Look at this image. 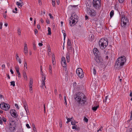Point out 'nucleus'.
Returning <instances> with one entry per match:
<instances>
[{"label":"nucleus","mask_w":132,"mask_h":132,"mask_svg":"<svg viewBox=\"0 0 132 132\" xmlns=\"http://www.w3.org/2000/svg\"><path fill=\"white\" fill-rule=\"evenodd\" d=\"M75 99L78 103V106H84L86 102V97L84 94L81 92L78 93L74 95Z\"/></svg>","instance_id":"f257e3e1"},{"label":"nucleus","mask_w":132,"mask_h":132,"mask_svg":"<svg viewBox=\"0 0 132 132\" xmlns=\"http://www.w3.org/2000/svg\"><path fill=\"white\" fill-rule=\"evenodd\" d=\"M126 61V58L124 56L118 58L115 64V68L118 69L121 68L124 65Z\"/></svg>","instance_id":"f03ea898"},{"label":"nucleus","mask_w":132,"mask_h":132,"mask_svg":"<svg viewBox=\"0 0 132 132\" xmlns=\"http://www.w3.org/2000/svg\"><path fill=\"white\" fill-rule=\"evenodd\" d=\"M99 45L101 49H104L107 46L108 42L104 39H101L99 42Z\"/></svg>","instance_id":"7ed1b4c3"},{"label":"nucleus","mask_w":132,"mask_h":132,"mask_svg":"<svg viewBox=\"0 0 132 132\" xmlns=\"http://www.w3.org/2000/svg\"><path fill=\"white\" fill-rule=\"evenodd\" d=\"M101 0H93V5L94 7L98 9L101 6Z\"/></svg>","instance_id":"20e7f679"},{"label":"nucleus","mask_w":132,"mask_h":132,"mask_svg":"<svg viewBox=\"0 0 132 132\" xmlns=\"http://www.w3.org/2000/svg\"><path fill=\"white\" fill-rule=\"evenodd\" d=\"M121 21L122 22V23H121V26L123 28H125L126 25L129 24V21L128 19L124 16L121 17Z\"/></svg>","instance_id":"39448f33"},{"label":"nucleus","mask_w":132,"mask_h":132,"mask_svg":"<svg viewBox=\"0 0 132 132\" xmlns=\"http://www.w3.org/2000/svg\"><path fill=\"white\" fill-rule=\"evenodd\" d=\"M16 123L14 121H12L11 123H10L9 126V129L11 132H14L16 130Z\"/></svg>","instance_id":"423d86ee"},{"label":"nucleus","mask_w":132,"mask_h":132,"mask_svg":"<svg viewBox=\"0 0 132 132\" xmlns=\"http://www.w3.org/2000/svg\"><path fill=\"white\" fill-rule=\"evenodd\" d=\"M0 107L2 110L6 111L9 109L10 106L8 104L3 102L0 104Z\"/></svg>","instance_id":"0eeeda50"},{"label":"nucleus","mask_w":132,"mask_h":132,"mask_svg":"<svg viewBox=\"0 0 132 132\" xmlns=\"http://www.w3.org/2000/svg\"><path fill=\"white\" fill-rule=\"evenodd\" d=\"M94 60L96 62L100 65H102L103 63L102 62V60L100 59V57L97 56H95L94 58Z\"/></svg>","instance_id":"6e6552de"},{"label":"nucleus","mask_w":132,"mask_h":132,"mask_svg":"<svg viewBox=\"0 0 132 132\" xmlns=\"http://www.w3.org/2000/svg\"><path fill=\"white\" fill-rule=\"evenodd\" d=\"M61 63L63 67H66L67 64L65 59L64 57L63 56L61 59Z\"/></svg>","instance_id":"1a4fd4ad"},{"label":"nucleus","mask_w":132,"mask_h":132,"mask_svg":"<svg viewBox=\"0 0 132 132\" xmlns=\"http://www.w3.org/2000/svg\"><path fill=\"white\" fill-rule=\"evenodd\" d=\"M10 113L12 116L14 117H16L18 116V114L16 111L15 110H11Z\"/></svg>","instance_id":"9d476101"},{"label":"nucleus","mask_w":132,"mask_h":132,"mask_svg":"<svg viewBox=\"0 0 132 132\" xmlns=\"http://www.w3.org/2000/svg\"><path fill=\"white\" fill-rule=\"evenodd\" d=\"M89 15L91 16H95L96 14V12L93 9H91L89 12Z\"/></svg>","instance_id":"9b49d317"},{"label":"nucleus","mask_w":132,"mask_h":132,"mask_svg":"<svg viewBox=\"0 0 132 132\" xmlns=\"http://www.w3.org/2000/svg\"><path fill=\"white\" fill-rule=\"evenodd\" d=\"M70 19L72 20V19H74L76 20L77 22L78 19V17L76 14L75 13H73L71 15V16L70 17Z\"/></svg>","instance_id":"f8f14e48"},{"label":"nucleus","mask_w":132,"mask_h":132,"mask_svg":"<svg viewBox=\"0 0 132 132\" xmlns=\"http://www.w3.org/2000/svg\"><path fill=\"white\" fill-rule=\"evenodd\" d=\"M46 79V77L45 76H42V82L41 84V87L43 88V86H44L46 88V86L45 85V80Z\"/></svg>","instance_id":"ddd939ff"},{"label":"nucleus","mask_w":132,"mask_h":132,"mask_svg":"<svg viewBox=\"0 0 132 132\" xmlns=\"http://www.w3.org/2000/svg\"><path fill=\"white\" fill-rule=\"evenodd\" d=\"M93 51L94 54L95 56H97L99 52L97 49L96 48H95L93 49Z\"/></svg>","instance_id":"4468645a"},{"label":"nucleus","mask_w":132,"mask_h":132,"mask_svg":"<svg viewBox=\"0 0 132 132\" xmlns=\"http://www.w3.org/2000/svg\"><path fill=\"white\" fill-rule=\"evenodd\" d=\"M72 22L71 24V21L69 20V21H70L69 23L70 24L71 26H73L76 23H77V22H76V23H75V22L76 21L75 19H72Z\"/></svg>","instance_id":"2eb2a0df"},{"label":"nucleus","mask_w":132,"mask_h":132,"mask_svg":"<svg viewBox=\"0 0 132 132\" xmlns=\"http://www.w3.org/2000/svg\"><path fill=\"white\" fill-rule=\"evenodd\" d=\"M82 72H83L82 70L80 68H78L76 70V73L78 75H79L80 73Z\"/></svg>","instance_id":"dca6fc26"},{"label":"nucleus","mask_w":132,"mask_h":132,"mask_svg":"<svg viewBox=\"0 0 132 132\" xmlns=\"http://www.w3.org/2000/svg\"><path fill=\"white\" fill-rule=\"evenodd\" d=\"M67 45L68 47H69V49L71 48V41L70 39H68L67 41Z\"/></svg>","instance_id":"f3484780"},{"label":"nucleus","mask_w":132,"mask_h":132,"mask_svg":"<svg viewBox=\"0 0 132 132\" xmlns=\"http://www.w3.org/2000/svg\"><path fill=\"white\" fill-rule=\"evenodd\" d=\"M94 36L93 34H90L89 35V40L90 41H92L93 40V39L94 38Z\"/></svg>","instance_id":"a211bd4d"},{"label":"nucleus","mask_w":132,"mask_h":132,"mask_svg":"<svg viewBox=\"0 0 132 132\" xmlns=\"http://www.w3.org/2000/svg\"><path fill=\"white\" fill-rule=\"evenodd\" d=\"M66 58L67 62H69L70 61V56L68 54H67L66 55Z\"/></svg>","instance_id":"6ab92c4d"},{"label":"nucleus","mask_w":132,"mask_h":132,"mask_svg":"<svg viewBox=\"0 0 132 132\" xmlns=\"http://www.w3.org/2000/svg\"><path fill=\"white\" fill-rule=\"evenodd\" d=\"M98 107L99 106L98 105L96 106H94L92 108V109L93 111H96Z\"/></svg>","instance_id":"aec40b11"},{"label":"nucleus","mask_w":132,"mask_h":132,"mask_svg":"<svg viewBox=\"0 0 132 132\" xmlns=\"http://www.w3.org/2000/svg\"><path fill=\"white\" fill-rule=\"evenodd\" d=\"M79 77L81 78H82L84 77V74L83 72L81 73L79 75H78Z\"/></svg>","instance_id":"412c9836"},{"label":"nucleus","mask_w":132,"mask_h":132,"mask_svg":"<svg viewBox=\"0 0 132 132\" xmlns=\"http://www.w3.org/2000/svg\"><path fill=\"white\" fill-rule=\"evenodd\" d=\"M48 33L47 34V35H51V29L50 27H48Z\"/></svg>","instance_id":"4be33fe9"},{"label":"nucleus","mask_w":132,"mask_h":132,"mask_svg":"<svg viewBox=\"0 0 132 132\" xmlns=\"http://www.w3.org/2000/svg\"><path fill=\"white\" fill-rule=\"evenodd\" d=\"M16 4L18 6H22L23 5V3H19L18 2H17L16 3Z\"/></svg>","instance_id":"5701e85b"},{"label":"nucleus","mask_w":132,"mask_h":132,"mask_svg":"<svg viewBox=\"0 0 132 132\" xmlns=\"http://www.w3.org/2000/svg\"><path fill=\"white\" fill-rule=\"evenodd\" d=\"M24 107L26 111V112H27V109H28V106L27 104L26 103H24Z\"/></svg>","instance_id":"b1692460"},{"label":"nucleus","mask_w":132,"mask_h":132,"mask_svg":"<svg viewBox=\"0 0 132 132\" xmlns=\"http://www.w3.org/2000/svg\"><path fill=\"white\" fill-rule=\"evenodd\" d=\"M114 13L113 10H112L110 13V16L111 18H112L114 15Z\"/></svg>","instance_id":"393cba45"},{"label":"nucleus","mask_w":132,"mask_h":132,"mask_svg":"<svg viewBox=\"0 0 132 132\" xmlns=\"http://www.w3.org/2000/svg\"><path fill=\"white\" fill-rule=\"evenodd\" d=\"M62 33L63 34V36H64V40H65V37L66 36V34L65 33H64V32H65V31L64 30H62Z\"/></svg>","instance_id":"a878e982"},{"label":"nucleus","mask_w":132,"mask_h":132,"mask_svg":"<svg viewBox=\"0 0 132 132\" xmlns=\"http://www.w3.org/2000/svg\"><path fill=\"white\" fill-rule=\"evenodd\" d=\"M24 67H26V69L27 70V63L25 61H24Z\"/></svg>","instance_id":"bb28decb"},{"label":"nucleus","mask_w":132,"mask_h":132,"mask_svg":"<svg viewBox=\"0 0 132 132\" xmlns=\"http://www.w3.org/2000/svg\"><path fill=\"white\" fill-rule=\"evenodd\" d=\"M77 5H70V7H73L72 8V9H73V7L74 8V9H73H73H76L77 8Z\"/></svg>","instance_id":"cd10ccee"},{"label":"nucleus","mask_w":132,"mask_h":132,"mask_svg":"<svg viewBox=\"0 0 132 132\" xmlns=\"http://www.w3.org/2000/svg\"><path fill=\"white\" fill-rule=\"evenodd\" d=\"M49 70L50 72L51 73H52V67L51 65H50L49 66Z\"/></svg>","instance_id":"c85d7f7f"},{"label":"nucleus","mask_w":132,"mask_h":132,"mask_svg":"<svg viewBox=\"0 0 132 132\" xmlns=\"http://www.w3.org/2000/svg\"><path fill=\"white\" fill-rule=\"evenodd\" d=\"M15 70H16V71L17 73H18L19 72V67H15Z\"/></svg>","instance_id":"c756f323"},{"label":"nucleus","mask_w":132,"mask_h":132,"mask_svg":"<svg viewBox=\"0 0 132 132\" xmlns=\"http://www.w3.org/2000/svg\"><path fill=\"white\" fill-rule=\"evenodd\" d=\"M11 85H12L13 87L15 86V82L14 81H12L11 82Z\"/></svg>","instance_id":"7c9ffc66"},{"label":"nucleus","mask_w":132,"mask_h":132,"mask_svg":"<svg viewBox=\"0 0 132 132\" xmlns=\"http://www.w3.org/2000/svg\"><path fill=\"white\" fill-rule=\"evenodd\" d=\"M18 34L19 35H21V32L20 28H18Z\"/></svg>","instance_id":"2f4dec72"},{"label":"nucleus","mask_w":132,"mask_h":132,"mask_svg":"<svg viewBox=\"0 0 132 132\" xmlns=\"http://www.w3.org/2000/svg\"><path fill=\"white\" fill-rule=\"evenodd\" d=\"M64 100L65 101L64 103L65 104V105H67V100H66V96H64Z\"/></svg>","instance_id":"473e14b6"},{"label":"nucleus","mask_w":132,"mask_h":132,"mask_svg":"<svg viewBox=\"0 0 132 132\" xmlns=\"http://www.w3.org/2000/svg\"><path fill=\"white\" fill-rule=\"evenodd\" d=\"M23 77H24V78H25V77L26 78H27V77L26 75V72H23ZM26 79H27V78Z\"/></svg>","instance_id":"72a5a7b5"},{"label":"nucleus","mask_w":132,"mask_h":132,"mask_svg":"<svg viewBox=\"0 0 132 132\" xmlns=\"http://www.w3.org/2000/svg\"><path fill=\"white\" fill-rule=\"evenodd\" d=\"M93 73L94 74V75H95L96 74V69H95V67H94V68L93 69Z\"/></svg>","instance_id":"f704fd0d"},{"label":"nucleus","mask_w":132,"mask_h":132,"mask_svg":"<svg viewBox=\"0 0 132 132\" xmlns=\"http://www.w3.org/2000/svg\"><path fill=\"white\" fill-rule=\"evenodd\" d=\"M33 48L34 50H35L36 49V46L35 45V43H33Z\"/></svg>","instance_id":"c9c22d12"},{"label":"nucleus","mask_w":132,"mask_h":132,"mask_svg":"<svg viewBox=\"0 0 132 132\" xmlns=\"http://www.w3.org/2000/svg\"><path fill=\"white\" fill-rule=\"evenodd\" d=\"M30 85H32L33 84V80L31 78H30Z\"/></svg>","instance_id":"e433bc0d"},{"label":"nucleus","mask_w":132,"mask_h":132,"mask_svg":"<svg viewBox=\"0 0 132 132\" xmlns=\"http://www.w3.org/2000/svg\"><path fill=\"white\" fill-rule=\"evenodd\" d=\"M84 120L86 122H87L88 121V119L86 117H84Z\"/></svg>","instance_id":"4c0bfd02"},{"label":"nucleus","mask_w":132,"mask_h":132,"mask_svg":"<svg viewBox=\"0 0 132 132\" xmlns=\"http://www.w3.org/2000/svg\"><path fill=\"white\" fill-rule=\"evenodd\" d=\"M32 127L33 128V130L34 131L36 129L35 128V125L34 124H32Z\"/></svg>","instance_id":"58836bf2"},{"label":"nucleus","mask_w":132,"mask_h":132,"mask_svg":"<svg viewBox=\"0 0 132 132\" xmlns=\"http://www.w3.org/2000/svg\"><path fill=\"white\" fill-rule=\"evenodd\" d=\"M77 126V125H75L72 126V128L73 129H76Z\"/></svg>","instance_id":"ea45409f"},{"label":"nucleus","mask_w":132,"mask_h":132,"mask_svg":"<svg viewBox=\"0 0 132 132\" xmlns=\"http://www.w3.org/2000/svg\"><path fill=\"white\" fill-rule=\"evenodd\" d=\"M108 98V96H106L105 97V99L104 101V102L105 103L107 101V100Z\"/></svg>","instance_id":"a19ab883"},{"label":"nucleus","mask_w":132,"mask_h":132,"mask_svg":"<svg viewBox=\"0 0 132 132\" xmlns=\"http://www.w3.org/2000/svg\"><path fill=\"white\" fill-rule=\"evenodd\" d=\"M48 15H49V16H50V18H51L52 19H53V16H52L51 14L50 13H49L48 14Z\"/></svg>","instance_id":"79ce46f5"},{"label":"nucleus","mask_w":132,"mask_h":132,"mask_svg":"<svg viewBox=\"0 0 132 132\" xmlns=\"http://www.w3.org/2000/svg\"><path fill=\"white\" fill-rule=\"evenodd\" d=\"M27 46H24V51H27Z\"/></svg>","instance_id":"37998d69"},{"label":"nucleus","mask_w":132,"mask_h":132,"mask_svg":"<svg viewBox=\"0 0 132 132\" xmlns=\"http://www.w3.org/2000/svg\"><path fill=\"white\" fill-rule=\"evenodd\" d=\"M48 54H49H49L50 55L51 54H50L49 53V52H51V49H50V47H48Z\"/></svg>","instance_id":"c03bdc74"},{"label":"nucleus","mask_w":132,"mask_h":132,"mask_svg":"<svg viewBox=\"0 0 132 132\" xmlns=\"http://www.w3.org/2000/svg\"><path fill=\"white\" fill-rule=\"evenodd\" d=\"M42 66H40V71H41V74L42 75V76H43V77H44V76L43 74H42V73H43V71H42Z\"/></svg>","instance_id":"a18cd8bd"},{"label":"nucleus","mask_w":132,"mask_h":132,"mask_svg":"<svg viewBox=\"0 0 132 132\" xmlns=\"http://www.w3.org/2000/svg\"><path fill=\"white\" fill-rule=\"evenodd\" d=\"M90 7H87V12H88L89 13V11H90Z\"/></svg>","instance_id":"49530a36"},{"label":"nucleus","mask_w":132,"mask_h":132,"mask_svg":"<svg viewBox=\"0 0 132 132\" xmlns=\"http://www.w3.org/2000/svg\"><path fill=\"white\" fill-rule=\"evenodd\" d=\"M52 4L53 6H54L55 5V1H52Z\"/></svg>","instance_id":"de8ad7c7"},{"label":"nucleus","mask_w":132,"mask_h":132,"mask_svg":"<svg viewBox=\"0 0 132 132\" xmlns=\"http://www.w3.org/2000/svg\"><path fill=\"white\" fill-rule=\"evenodd\" d=\"M2 120L4 122H6V119L4 117L2 118Z\"/></svg>","instance_id":"09e8293b"},{"label":"nucleus","mask_w":132,"mask_h":132,"mask_svg":"<svg viewBox=\"0 0 132 132\" xmlns=\"http://www.w3.org/2000/svg\"><path fill=\"white\" fill-rule=\"evenodd\" d=\"M102 128L103 127L102 126L97 131L98 132L99 131H102Z\"/></svg>","instance_id":"8fccbe9b"},{"label":"nucleus","mask_w":132,"mask_h":132,"mask_svg":"<svg viewBox=\"0 0 132 132\" xmlns=\"http://www.w3.org/2000/svg\"><path fill=\"white\" fill-rule=\"evenodd\" d=\"M46 22L48 24H50V21L49 20V19H47L46 20Z\"/></svg>","instance_id":"3c124183"},{"label":"nucleus","mask_w":132,"mask_h":132,"mask_svg":"<svg viewBox=\"0 0 132 132\" xmlns=\"http://www.w3.org/2000/svg\"><path fill=\"white\" fill-rule=\"evenodd\" d=\"M15 106L18 109H19V106H18V105L17 104H15Z\"/></svg>","instance_id":"603ef678"},{"label":"nucleus","mask_w":132,"mask_h":132,"mask_svg":"<svg viewBox=\"0 0 132 132\" xmlns=\"http://www.w3.org/2000/svg\"><path fill=\"white\" fill-rule=\"evenodd\" d=\"M26 126L27 128H30V127L29 126V125L28 124H26Z\"/></svg>","instance_id":"864d4df0"},{"label":"nucleus","mask_w":132,"mask_h":132,"mask_svg":"<svg viewBox=\"0 0 132 132\" xmlns=\"http://www.w3.org/2000/svg\"><path fill=\"white\" fill-rule=\"evenodd\" d=\"M59 124L60 127H62V123L61 122H60Z\"/></svg>","instance_id":"5fc2aeb1"},{"label":"nucleus","mask_w":132,"mask_h":132,"mask_svg":"<svg viewBox=\"0 0 132 132\" xmlns=\"http://www.w3.org/2000/svg\"><path fill=\"white\" fill-rule=\"evenodd\" d=\"M71 125H75V122H74V121H71Z\"/></svg>","instance_id":"6e6d98bb"},{"label":"nucleus","mask_w":132,"mask_h":132,"mask_svg":"<svg viewBox=\"0 0 132 132\" xmlns=\"http://www.w3.org/2000/svg\"><path fill=\"white\" fill-rule=\"evenodd\" d=\"M35 34H36L38 33V30L36 29H35Z\"/></svg>","instance_id":"4d7b16f0"},{"label":"nucleus","mask_w":132,"mask_h":132,"mask_svg":"<svg viewBox=\"0 0 132 132\" xmlns=\"http://www.w3.org/2000/svg\"><path fill=\"white\" fill-rule=\"evenodd\" d=\"M52 60H55V56L54 55L52 56Z\"/></svg>","instance_id":"13d9d810"},{"label":"nucleus","mask_w":132,"mask_h":132,"mask_svg":"<svg viewBox=\"0 0 132 132\" xmlns=\"http://www.w3.org/2000/svg\"><path fill=\"white\" fill-rule=\"evenodd\" d=\"M2 22L0 23V29H1L2 28Z\"/></svg>","instance_id":"bf43d9fd"},{"label":"nucleus","mask_w":132,"mask_h":132,"mask_svg":"<svg viewBox=\"0 0 132 132\" xmlns=\"http://www.w3.org/2000/svg\"><path fill=\"white\" fill-rule=\"evenodd\" d=\"M39 3V4L40 5H41L42 4V2L41 0H38Z\"/></svg>","instance_id":"052dcab7"},{"label":"nucleus","mask_w":132,"mask_h":132,"mask_svg":"<svg viewBox=\"0 0 132 132\" xmlns=\"http://www.w3.org/2000/svg\"><path fill=\"white\" fill-rule=\"evenodd\" d=\"M40 21L42 23H44V21L42 19H41Z\"/></svg>","instance_id":"680f3d73"},{"label":"nucleus","mask_w":132,"mask_h":132,"mask_svg":"<svg viewBox=\"0 0 132 132\" xmlns=\"http://www.w3.org/2000/svg\"><path fill=\"white\" fill-rule=\"evenodd\" d=\"M19 58V57L18 56V55L17 54L16 56V59L17 60V61H18V60L19 59L18 58Z\"/></svg>","instance_id":"e2e57ef3"},{"label":"nucleus","mask_w":132,"mask_h":132,"mask_svg":"<svg viewBox=\"0 0 132 132\" xmlns=\"http://www.w3.org/2000/svg\"><path fill=\"white\" fill-rule=\"evenodd\" d=\"M18 60V61L19 62V63L20 64L21 63V59H19Z\"/></svg>","instance_id":"0e129e2a"},{"label":"nucleus","mask_w":132,"mask_h":132,"mask_svg":"<svg viewBox=\"0 0 132 132\" xmlns=\"http://www.w3.org/2000/svg\"><path fill=\"white\" fill-rule=\"evenodd\" d=\"M37 28L38 29H39L40 28V26L39 24H38L37 25Z\"/></svg>","instance_id":"69168bd1"},{"label":"nucleus","mask_w":132,"mask_h":132,"mask_svg":"<svg viewBox=\"0 0 132 132\" xmlns=\"http://www.w3.org/2000/svg\"><path fill=\"white\" fill-rule=\"evenodd\" d=\"M17 73L18 74V77H20V76H21V75H20V72H19L18 73Z\"/></svg>","instance_id":"338daca9"},{"label":"nucleus","mask_w":132,"mask_h":132,"mask_svg":"<svg viewBox=\"0 0 132 132\" xmlns=\"http://www.w3.org/2000/svg\"><path fill=\"white\" fill-rule=\"evenodd\" d=\"M130 118L131 119H132V111L131 112Z\"/></svg>","instance_id":"774afa93"}]
</instances>
